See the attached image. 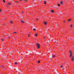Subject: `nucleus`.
Returning a JSON list of instances; mask_svg holds the SVG:
<instances>
[{
	"instance_id": "1",
	"label": "nucleus",
	"mask_w": 74,
	"mask_h": 74,
	"mask_svg": "<svg viewBox=\"0 0 74 74\" xmlns=\"http://www.w3.org/2000/svg\"><path fill=\"white\" fill-rule=\"evenodd\" d=\"M69 53H70V56H69L70 58H71L72 57V56H72V55H73V53L71 52V50L69 51Z\"/></svg>"
},
{
	"instance_id": "2",
	"label": "nucleus",
	"mask_w": 74,
	"mask_h": 74,
	"mask_svg": "<svg viewBox=\"0 0 74 74\" xmlns=\"http://www.w3.org/2000/svg\"><path fill=\"white\" fill-rule=\"evenodd\" d=\"M36 45H37V48H40V45L38 44V43H36Z\"/></svg>"
},
{
	"instance_id": "3",
	"label": "nucleus",
	"mask_w": 74,
	"mask_h": 74,
	"mask_svg": "<svg viewBox=\"0 0 74 74\" xmlns=\"http://www.w3.org/2000/svg\"><path fill=\"white\" fill-rule=\"evenodd\" d=\"M71 58H72L71 61H73V60H74V57L72 56Z\"/></svg>"
},
{
	"instance_id": "4",
	"label": "nucleus",
	"mask_w": 74,
	"mask_h": 74,
	"mask_svg": "<svg viewBox=\"0 0 74 74\" xmlns=\"http://www.w3.org/2000/svg\"><path fill=\"white\" fill-rule=\"evenodd\" d=\"M44 25H46L47 24V23L46 22H44Z\"/></svg>"
},
{
	"instance_id": "5",
	"label": "nucleus",
	"mask_w": 74,
	"mask_h": 74,
	"mask_svg": "<svg viewBox=\"0 0 74 74\" xmlns=\"http://www.w3.org/2000/svg\"><path fill=\"white\" fill-rule=\"evenodd\" d=\"M51 12H53V13H54V11H53V10H51Z\"/></svg>"
},
{
	"instance_id": "6",
	"label": "nucleus",
	"mask_w": 74,
	"mask_h": 74,
	"mask_svg": "<svg viewBox=\"0 0 74 74\" xmlns=\"http://www.w3.org/2000/svg\"><path fill=\"white\" fill-rule=\"evenodd\" d=\"M21 22V23H25L24 21L22 20Z\"/></svg>"
},
{
	"instance_id": "7",
	"label": "nucleus",
	"mask_w": 74,
	"mask_h": 74,
	"mask_svg": "<svg viewBox=\"0 0 74 74\" xmlns=\"http://www.w3.org/2000/svg\"><path fill=\"white\" fill-rule=\"evenodd\" d=\"M46 3H47V2H46V1H44V4H46Z\"/></svg>"
},
{
	"instance_id": "8",
	"label": "nucleus",
	"mask_w": 74,
	"mask_h": 74,
	"mask_svg": "<svg viewBox=\"0 0 74 74\" xmlns=\"http://www.w3.org/2000/svg\"><path fill=\"white\" fill-rule=\"evenodd\" d=\"M8 5H11V3H7Z\"/></svg>"
},
{
	"instance_id": "9",
	"label": "nucleus",
	"mask_w": 74,
	"mask_h": 74,
	"mask_svg": "<svg viewBox=\"0 0 74 74\" xmlns=\"http://www.w3.org/2000/svg\"><path fill=\"white\" fill-rule=\"evenodd\" d=\"M55 57V56L54 55H53V58H54Z\"/></svg>"
},
{
	"instance_id": "10",
	"label": "nucleus",
	"mask_w": 74,
	"mask_h": 74,
	"mask_svg": "<svg viewBox=\"0 0 74 74\" xmlns=\"http://www.w3.org/2000/svg\"><path fill=\"white\" fill-rule=\"evenodd\" d=\"M60 4H63V2H60Z\"/></svg>"
},
{
	"instance_id": "11",
	"label": "nucleus",
	"mask_w": 74,
	"mask_h": 74,
	"mask_svg": "<svg viewBox=\"0 0 74 74\" xmlns=\"http://www.w3.org/2000/svg\"><path fill=\"white\" fill-rule=\"evenodd\" d=\"M10 23H11V24L13 23V22L12 21H10Z\"/></svg>"
},
{
	"instance_id": "12",
	"label": "nucleus",
	"mask_w": 74,
	"mask_h": 74,
	"mask_svg": "<svg viewBox=\"0 0 74 74\" xmlns=\"http://www.w3.org/2000/svg\"><path fill=\"white\" fill-rule=\"evenodd\" d=\"M35 36H37V34H35Z\"/></svg>"
},
{
	"instance_id": "13",
	"label": "nucleus",
	"mask_w": 74,
	"mask_h": 74,
	"mask_svg": "<svg viewBox=\"0 0 74 74\" xmlns=\"http://www.w3.org/2000/svg\"><path fill=\"white\" fill-rule=\"evenodd\" d=\"M33 30H34V31L36 30V29L34 28V29H33Z\"/></svg>"
},
{
	"instance_id": "14",
	"label": "nucleus",
	"mask_w": 74,
	"mask_h": 74,
	"mask_svg": "<svg viewBox=\"0 0 74 74\" xmlns=\"http://www.w3.org/2000/svg\"><path fill=\"white\" fill-rule=\"evenodd\" d=\"M14 64H18V63L16 62H15Z\"/></svg>"
},
{
	"instance_id": "15",
	"label": "nucleus",
	"mask_w": 74,
	"mask_h": 74,
	"mask_svg": "<svg viewBox=\"0 0 74 74\" xmlns=\"http://www.w3.org/2000/svg\"><path fill=\"white\" fill-rule=\"evenodd\" d=\"M3 2L4 3H5V1L4 0H3Z\"/></svg>"
},
{
	"instance_id": "16",
	"label": "nucleus",
	"mask_w": 74,
	"mask_h": 74,
	"mask_svg": "<svg viewBox=\"0 0 74 74\" xmlns=\"http://www.w3.org/2000/svg\"><path fill=\"white\" fill-rule=\"evenodd\" d=\"M70 21H71V20H70V19L68 20V21H69V22H70Z\"/></svg>"
},
{
	"instance_id": "17",
	"label": "nucleus",
	"mask_w": 74,
	"mask_h": 74,
	"mask_svg": "<svg viewBox=\"0 0 74 74\" xmlns=\"http://www.w3.org/2000/svg\"><path fill=\"white\" fill-rule=\"evenodd\" d=\"M38 63H40V61H38Z\"/></svg>"
},
{
	"instance_id": "18",
	"label": "nucleus",
	"mask_w": 74,
	"mask_h": 74,
	"mask_svg": "<svg viewBox=\"0 0 74 74\" xmlns=\"http://www.w3.org/2000/svg\"><path fill=\"white\" fill-rule=\"evenodd\" d=\"M28 0H25V1H27Z\"/></svg>"
},
{
	"instance_id": "19",
	"label": "nucleus",
	"mask_w": 74,
	"mask_h": 74,
	"mask_svg": "<svg viewBox=\"0 0 74 74\" xmlns=\"http://www.w3.org/2000/svg\"><path fill=\"white\" fill-rule=\"evenodd\" d=\"M73 25H71V27H72V26Z\"/></svg>"
},
{
	"instance_id": "20",
	"label": "nucleus",
	"mask_w": 74,
	"mask_h": 74,
	"mask_svg": "<svg viewBox=\"0 0 74 74\" xmlns=\"http://www.w3.org/2000/svg\"><path fill=\"white\" fill-rule=\"evenodd\" d=\"M30 34H29L28 35V36L29 37V36H30Z\"/></svg>"
},
{
	"instance_id": "21",
	"label": "nucleus",
	"mask_w": 74,
	"mask_h": 74,
	"mask_svg": "<svg viewBox=\"0 0 74 74\" xmlns=\"http://www.w3.org/2000/svg\"><path fill=\"white\" fill-rule=\"evenodd\" d=\"M58 6H60V4L58 5Z\"/></svg>"
},
{
	"instance_id": "22",
	"label": "nucleus",
	"mask_w": 74,
	"mask_h": 74,
	"mask_svg": "<svg viewBox=\"0 0 74 74\" xmlns=\"http://www.w3.org/2000/svg\"><path fill=\"white\" fill-rule=\"evenodd\" d=\"M16 33V32H14V33Z\"/></svg>"
},
{
	"instance_id": "23",
	"label": "nucleus",
	"mask_w": 74,
	"mask_h": 74,
	"mask_svg": "<svg viewBox=\"0 0 74 74\" xmlns=\"http://www.w3.org/2000/svg\"><path fill=\"white\" fill-rule=\"evenodd\" d=\"M60 67H63V66H60Z\"/></svg>"
},
{
	"instance_id": "24",
	"label": "nucleus",
	"mask_w": 74,
	"mask_h": 74,
	"mask_svg": "<svg viewBox=\"0 0 74 74\" xmlns=\"http://www.w3.org/2000/svg\"><path fill=\"white\" fill-rule=\"evenodd\" d=\"M15 3H18V2H17L16 1H15Z\"/></svg>"
},
{
	"instance_id": "25",
	"label": "nucleus",
	"mask_w": 74,
	"mask_h": 74,
	"mask_svg": "<svg viewBox=\"0 0 74 74\" xmlns=\"http://www.w3.org/2000/svg\"><path fill=\"white\" fill-rule=\"evenodd\" d=\"M1 40L3 41V39H2Z\"/></svg>"
},
{
	"instance_id": "26",
	"label": "nucleus",
	"mask_w": 74,
	"mask_h": 74,
	"mask_svg": "<svg viewBox=\"0 0 74 74\" xmlns=\"http://www.w3.org/2000/svg\"><path fill=\"white\" fill-rule=\"evenodd\" d=\"M64 23H65V21H64Z\"/></svg>"
},
{
	"instance_id": "27",
	"label": "nucleus",
	"mask_w": 74,
	"mask_h": 74,
	"mask_svg": "<svg viewBox=\"0 0 74 74\" xmlns=\"http://www.w3.org/2000/svg\"><path fill=\"white\" fill-rule=\"evenodd\" d=\"M8 38H10V37H8Z\"/></svg>"
},
{
	"instance_id": "28",
	"label": "nucleus",
	"mask_w": 74,
	"mask_h": 74,
	"mask_svg": "<svg viewBox=\"0 0 74 74\" xmlns=\"http://www.w3.org/2000/svg\"><path fill=\"white\" fill-rule=\"evenodd\" d=\"M37 19V21H38V19Z\"/></svg>"
},
{
	"instance_id": "29",
	"label": "nucleus",
	"mask_w": 74,
	"mask_h": 74,
	"mask_svg": "<svg viewBox=\"0 0 74 74\" xmlns=\"http://www.w3.org/2000/svg\"><path fill=\"white\" fill-rule=\"evenodd\" d=\"M1 12V9H0V12Z\"/></svg>"
},
{
	"instance_id": "30",
	"label": "nucleus",
	"mask_w": 74,
	"mask_h": 74,
	"mask_svg": "<svg viewBox=\"0 0 74 74\" xmlns=\"http://www.w3.org/2000/svg\"><path fill=\"white\" fill-rule=\"evenodd\" d=\"M2 66V68H3V66Z\"/></svg>"
},
{
	"instance_id": "31",
	"label": "nucleus",
	"mask_w": 74,
	"mask_h": 74,
	"mask_svg": "<svg viewBox=\"0 0 74 74\" xmlns=\"http://www.w3.org/2000/svg\"><path fill=\"white\" fill-rule=\"evenodd\" d=\"M20 1H22V0H20Z\"/></svg>"
},
{
	"instance_id": "32",
	"label": "nucleus",
	"mask_w": 74,
	"mask_h": 74,
	"mask_svg": "<svg viewBox=\"0 0 74 74\" xmlns=\"http://www.w3.org/2000/svg\"><path fill=\"white\" fill-rule=\"evenodd\" d=\"M45 38V37H44V38Z\"/></svg>"
},
{
	"instance_id": "33",
	"label": "nucleus",
	"mask_w": 74,
	"mask_h": 74,
	"mask_svg": "<svg viewBox=\"0 0 74 74\" xmlns=\"http://www.w3.org/2000/svg\"><path fill=\"white\" fill-rule=\"evenodd\" d=\"M40 1H41V0H40Z\"/></svg>"
},
{
	"instance_id": "34",
	"label": "nucleus",
	"mask_w": 74,
	"mask_h": 74,
	"mask_svg": "<svg viewBox=\"0 0 74 74\" xmlns=\"http://www.w3.org/2000/svg\"><path fill=\"white\" fill-rule=\"evenodd\" d=\"M73 2H74V0H73Z\"/></svg>"
}]
</instances>
